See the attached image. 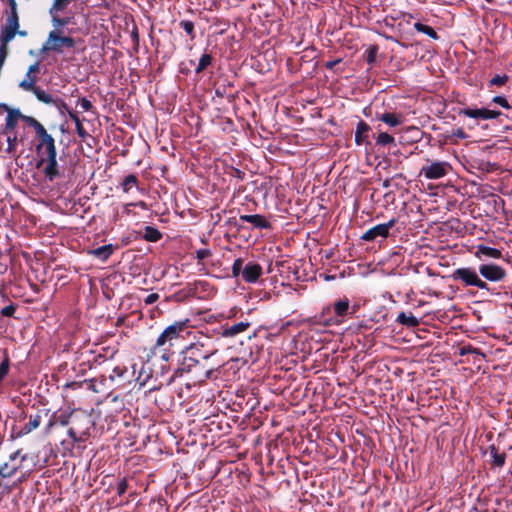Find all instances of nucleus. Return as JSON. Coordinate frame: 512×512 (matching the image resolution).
Returning a JSON list of instances; mask_svg holds the SVG:
<instances>
[{
    "label": "nucleus",
    "instance_id": "1",
    "mask_svg": "<svg viewBox=\"0 0 512 512\" xmlns=\"http://www.w3.org/2000/svg\"><path fill=\"white\" fill-rule=\"evenodd\" d=\"M217 354L218 349L209 337H203L185 346L178 355V366L169 378L168 384L172 383L176 377L182 376L183 373L191 372L194 368L198 370L199 381H206L221 366L219 361H215Z\"/></svg>",
    "mask_w": 512,
    "mask_h": 512
},
{
    "label": "nucleus",
    "instance_id": "2",
    "mask_svg": "<svg viewBox=\"0 0 512 512\" xmlns=\"http://www.w3.org/2000/svg\"><path fill=\"white\" fill-rule=\"evenodd\" d=\"M358 308V305H352L350 299L343 296L323 306L321 311L310 319V322L314 325H322L324 327L339 326L347 320L352 319Z\"/></svg>",
    "mask_w": 512,
    "mask_h": 512
},
{
    "label": "nucleus",
    "instance_id": "3",
    "mask_svg": "<svg viewBox=\"0 0 512 512\" xmlns=\"http://www.w3.org/2000/svg\"><path fill=\"white\" fill-rule=\"evenodd\" d=\"M35 146L38 156L36 168L42 169L46 179L53 181L59 176V165L57 161V149L55 139L49 133L39 137Z\"/></svg>",
    "mask_w": 512,
    "mask_h": 512
},
{
    "label": "nucleus",
    "instance_id": "4",
    "mask_svg": "<svg viewBox=\"0 0 512 512\" xmlns=\"http://www.w3.org/2000/svg\"><path fill=\"white\" fill-rule=\"evenodd\" d=\"M187 328V320L176 321L167 326L158 336L154 347L163 349L162 358L164 360L168 361L170 359L169 352L171 351V354H173L172 349L180 346L185 340L184 333H188Z\"/></svg>",
    "mask_w": 512,
    "mask_h": 512
},
{
    "label": "nucleus",
    "instance_id": "5",
    "mask_svg": "<svg viewBox=\"0 0 512 512\" xmlns=\"http://www.w3.org/2000/svg\"><path fill=\"white\" fill-rule=\"evenodd\" d=\"M128 369L124 365H118L113 368L112 372L108 375H101L97 379H91L89 381V388L94 392H101L104 388H111L115 386L117 388L123 387L128 381L127 379Z\"/></svg>",
    "mask_w": 512,
    "mask_h": 512
},
{
    "label": "nucleus",
    "instance_id": "6",
    "mask_svg": "<svg viewBox=\"0 0 512 512\" xmlns=\"http://www.w3.org/2000/svg\"><path fill=\"white\" fill-rule=\"evenodd\" d=\"M450 277L453 281L461 283L464 287L472 286L490 291L487 282L479 277V274L473 267H459L452 272Z\"/></svg>",
    "mask_w": 512,
    "mask_h": 512
},
{
    "label": "nucleus",
    "instance_id": "7",
    "mask_svg": "<svg viewBox=\"0 0 512 512\" xmlns=\"http://www.w3.org/2000/svg\"><path fill=\"white\" fill-rule=\"evenodd\" d=\"M74 47V38L61 35V31L52 30L49 32L39 52L41 54H48L49 52L61 54L63 53V48L72 49Z\"/></svg>",
    "mask_w": 512,
    "mask_h": 512
},
{
    "label": "nucleus",
    "instance_id": "8",
    "mask_svg": "<svg viewBox=\"0 0 512 512\" xmlns=\"http://www.w3.org/2000/svg\"><path fill=\"white\" fill-rule=\"evenodd\" d=\"M8 4L10 10L5 18L0 35L4 42H11L17 35L18 28H20L17 2L16 0H8Z\"/></svg>",
    "mask_w": 512,
    "mask_h": 512
},
{
    "label": "nucleus",
    "instance_id": "9",
    "mask_svg": "<svg viewBox=\"0 0 512 512\" xmlns=\"http://www.w3.org/2000/svg\"><path fill=\"white\" fill-rule=\"evenodd\" d=\"M244 223L250 224V229H271V222L264 216L260 214H243L240 215L239 218H229L228 224L235 227L237 231H240L245 228Z\"/></svg>",
    "mask_w": 512,
    "mask_h": 512
},
{
    "label": "nucleus",
    "instance_id": "10",
    "mask_svg": "<svg viewBox=\"0 0 512 512\" xmlns=\"http://www.w3.org/2000/svg\"><path fill=\"white\" fill-rule=\"evenodd\" d=\"M37 76L36 75H25V78L19 83V87L24 91L32 92L38 101L43 103L52 102V95L36 86Z\"/></svg>",
    "mask_w": 512,
    "mask_h": 512
},
{
    "label": "nucleus",
    "instance_id": "11",
    "mask_svg": "<svg viewBox=\"0 0 512 512\" xmlns=\"http://www.w3.org/2000/svg\"><path fill=\"white\" fill-rule=\"evenodd\" d=\"M451 169V165L445 161L430 162L429 165L423 166L419 175L429 180H436L446 176Z\"/></svg>",
    "mask_w": 512,
    "mask_h": 512
},
{
    "label": "nucleus",
    "instance_id": "12",
    "mask_svg": "<svg viewBox=\"0 0 512 512\" xmlns=\"http://www.w3.org/2000/svg\"><path fill=\"white\" fill-rule=\"evenodd\" d=\"M458 116H465L476 120H491L497 119L502 115L499 110H492L488 108H460L457 111Z\"/></svg>",
    "mask_w": 512,
    "mask_h": 512
},
{
    "label": "nucleus",
    "instance_id": "13",
    "mask_svg": "<svg viewBox=\"0 0 512 512\" xmlns=\"http://www.w3.org/2000/svg\"><path fill=\"white\" fill-rule=\"evenodd\" d=\"M396 223L397 220L392 218L387 223L375 225L365 231L360 239L367 242L374 241L378 237L386 239L389 236L390 229L393 228Z\"/></svg>",
    "mask_w": 512,
    "mask_h": 512
},
{
    "label": "nucleus",
    "instance_id": "14",
    "mask_svg": "<svg viewBox=\"0 0 512 512\" xmlns=\"http://www.w3.org/2000/svg\"><path fill=\"white\" fill-rule=\"evenodd\" d=\"M479 274L487 281L500 282L503 281L506 276V270L495 263H485L479 266Z\"/></svg>",
    "mask_w": 512,
    "mask_h": 512
},
{
    "label": "nucleus",
    "instance_id": "15",
    "mask_svg": "<svg viewBox=\"0 0 512 512\" xmlns=\"http://www.w3.org/2000/svg\"><path fill=\"white\" fill-rule=\"evenodd\" d=\"M262 275V267L260 264L250 261L243 269L242 279L247 283H255Z\"/></svg>",
    "mask_w": 512,
    "mask_h": 512
},
{
    "label": "nucleus",
    "instance_id": "16",
    "mask_svg": "<svg viewBox=\"0 0 512 512\" xmlns=\"http://www.w3.org/2000/svg\"><path fill=\"white\" fill-rule=\"evenodd\" d=\"M42 421V417L39 413L35 415L29 416V421L16 433H14V429L12 430L11 438H21L29 433H31L33 430L37 429Z\"/></svg>",
    "mask_w": 512,
    "mask_h": 512
},
{
    "label": "nucleus",
    "instance_id": "17",
    "mask_svg": "<svg viewBox=\"0 0 512 512\" xmlns=\"http://www.w3.org/2000/svg\"><path fill=\"white\" fill-rule=\"evenodd\" d=\"M0 108L7 112L5 130H14L17 126L18 120H21V111L19 109L10 108L7 104H0Z\"/></svg>",
    "mask_w": 512,
    "mask_h": 512
},
{
    "label": "nucleus",
    "instance_id": "18",
    "mask_svg": "<svg viewBox=\"0 0 512 512\" xmlns=\"http://www.w3.org/2000/svg\"><path fill=\"white\" fill-rule=\"evenodd\" d=\"M250 327V322L248 321H240L238 323H234L232 325L226 324V326L222 327L221 335L227 338H233L236 335L243 333Z\"/></svg>",
    "mask_w": 512,
    "mask_h": 512
},
{
    "label": "nucleus",
    "instance_id": "19",
    "mask_svg": "<svg viewBox=\"0 0 512 512\" xmlns=\"http://www.w3.org/2000/svg\"><path fill=\"white\" fill-rule=\"evenodd\" d=\"M475 256L479 259H482V257L500 259L502 258V252L497 248L479 244L476 247Z\"/></svg>",
    "mask_w": 512,
    "mask_h": 512
},
{
    "label": "nucleus",
    "instance_id": "20",
    "mask_svg": "<svg viewBox=\"0 0 512 512\" xmlns=\"http://www.w3.org/2000/svg\"><path fill=\"white\" fill-rule=\"evenodd\" d=\"M396 322L407 328H415L420 324V320L417 317H415L412 312L404 311H401L398 314Z\"/></svg>",
    "mask_w": 512,
    "mask_h": 512
},
{
    "label": "nucleus",
    "instance_id": "21",
    "mask_svg": "<svg viewBox=\"0 0 512 512\" xmlns=\"http://www.w3.org/2000/svg\"><path fill=\"white\" fill-rule=\"evenodd\" d=\"M114 251V246L112 244H106L95 249H91L88 251V254L105 262L109 259Z\"/></svg>",
    "mask_w": 512,
    "mask_h": 512
},
{
    "label": "nucleus",
    "instance_id": "22",
    "mask_svg": "<svg viewBox=\"0 0 512 512\" xmlns=\"http://www.w3.org/2000/svg\"><path fill=\"white\" fill-rule=\"evenodd\" d=\"M376 118L379 121H382L383 123L387 124L390 127H397L403 123V115L402 114H396V113H382L377 114Z\"/></svg>",
    "mask_w": 512,
    "mask_h": 512
},
{
    "label": "nucleus",
    "instance_id": "23",
    "mask_svg": "<svg viewBox=\"0 0 512 512\" xmlns=\"http://www.w3.org/2000/svg\"><path fill=\"white\" fill-rule=\"evenodd\" d=\"M370 129V126L365 121L360 120L358 122L355 132V143L357 145H362L367 142Z\"/></svg>",
    "mask_w": 512,
    "mask_h": 512
},
{
    "label": "nucleus",
    "instance_id": "24",
    "mask_svg": "<svg viewBox=\"0 0 512 512\" xmlns=\"http://www.w3.org/2000/svg\"><path fill=\"white\" fill-rule=\"evenodd\" d=\"M21 120L35 131L36 139L48 133L46 128L34 117L22 114Z\"/></svg>",
    "mask_w": 512,
    "mask_h": 512
},
{
    "label": "nucleus",
    "instance_id": "25",
    "mask_svg": "<svg viewBox=\"0 0 512 512\" xmlns=\"http://www.w3.org/2000/svg\"><path fill=\"white\" fill-rule=\"evenodd\" d=\"M489 453L493 459L492 466H495L498 468H501L504 466L505 461H506V453L505 452L499 453L498 449L495 445H490Z\"/></svg>",
    "mask_w": 512,
    "mask_h": 512
},
{
    "label": "nucleus",
    "instance_id": "26",
    "mask_svg": "<svg viewBox=\"0 0 512 512\" xmlns=\"http://www.w3.org/2000/svg\"><path fill=\"white\" fill-rule=\"evenodd\" d=\"M214 58L210 53H203L198 61V64L195 68L196 74L203 73L208 67L213 64Z\"/></svg>",
    "mask_w": 512,
    "mask_h": 512
},
{
    "label": "nucleus",
    "instance_id": "27",
    "mask_svg": "<svg viewBox=\"0 0 512 512\" xmlns=\"http://www.w3.org/2000/svg\"><path fill=\"white\" fill-rule=\"evenodd\" d=\"M162 238V233L155 227L145 226L143 239L148 242H157Z\"/></svg>",
    "mask_w": 512,
    "mask_h": 512
},
{
    "label": "nucleus",
    "instance_id": "28",
    "mask_svg": "<svg viewBox=\"0 0 512 512\" xmlns=\"http://www.w3.org/2000/svg\"><path fill=\"white\" fill-rule=\"evenodd\" d=\"M138 177L135 174H129L121 182V188L124 193H129L133 187H138Z\"/></svg>",
    "mask_w": 512,
    "mask_h": 512
},
{
    "label": "nucleus",
    "instance_id": "29",
    "mask_svg": "<svg viewBox=\"0 0 512 512\" xmlns=\"http://www.w3.org/2000/svg\"><path fill=\"white\" fill-rule=\"evenodd\" d=\"M51 23L54 30L60 31L61 28L72 23V17H60L59 14L51 15Z\"/></svg>",
    "mask_w": 512,
    "mask_h": 512
},
{
    "label": "nucleus",
    "instance_id": "30",
    "mask_svg": "<svg viewBox=\"0 0 512 512\" xmlns=\"http://www.w3.org/2000/svg\"><path fill=\"white\" fill-rule=\"evenodd\" d=\"M152 372L150 367L147 364H142L139 374L136 378V381L140 386H145L147 382L151 379Z\"/></svg>",
    "mask_w": 512,
    "mask_h": 512
},
{
    "label": "nucleus",
    "instance_id": "31",
    "mask_svg": "<svg viewBox=\"0 0 512 512\" xmlns=\"http://www.w3.org/2000/svg\"><path fill=\"white\" fill-rule=\"evenodd\" d=\"M69 117L75 123L76 132H77L78 136L81 139H85L86 137H88L89 134L87 133V131L83 127L82 121L80 120L78 114L76 112H69Z\"/></svg>",
    "mask_w": 512,
    "mask_h": 512
},
{
    "label": "nucleus",
    "instance_id": "32",
    "mask_svg": "<svg viewBox=\"0 0 512 512\" xmlns=\"http://www.w3.org/2000/svg\"><path fill=\"white\" fill-rule=\"evenodd\" d=\"M414 29L420 33L428 35L430 38L434 40H437L439 38L437 32L432 27L425 25L421 22H416L414 24Z\"/></svg>",
    "mask_w": 512,
    "mask_h": 512
},
{
    "label": "nucleus",
    "instance_id": "33",
    "mask_svg": "<svg viewBox=\"0 0 512 512\" xmlns=\"http://www.w3.org/2000/svg\"><path fill=\"white\" fill-rule=\"evenodd\" d=\"M392 144L395 145V139L392 135L388 134L387 132H380L376 137V145L378 146L384 147Z\"/></svg>",
    "mask_w": 512,
    "mask_h": 512
},
{
    "label": "nucleus",
    "instance_id": "34",
    "mask_svg": "<svg viewBox=\"0 0 512 512\" xmlns=\"http://www.w3.org/2000/svg\"><path fill=\"white\" fill-rule=\"evenodd\" d=\"M70 2V0H53V4L49 9L50 15H53L55 13L59 14V12H62L67 8Z\"/></svg>",
    "mask_w": 512,
    "mask_h": 512
},
{
    "label": "nucleus",
    "instance_id": "35",
    "mask_svg": "<svg viewBox=\"0 0 512 512\" xmlns=\"http://www.w3.org/2000/svg\"><path fill=\"white\" fill-rule=\"evenodd\" d=\"M209 286V284L206 281H195L193 284H189L187 286V294L195 296L198 293V289L201 288V290L205 291L206 288Z\"/></svg>",
    "mask_w": 512,
    "mask_h": 512
},
{
    "label": "nucleus",
    "instance_id": "36",
    "mask_svg": "<svg viewBox=\"0 0 512 512\" xmlns=\"http://www.w3.org/2000/svg\"><path fill=\"white\" fill-rule=\"evenodd\" d=\"M179 26L188 34L191 40L195 39L194 23L191 20H181Z\"/></svg>",
    "mask_w": 512,
    "mask_h": 512
},
{
    "label": "nucleus",
    "instance_id": "37",
    "mask_svg": "<svg viewBox=\"0 0 512 512\" xmlns=\"http://www.w3.org/2000/svg\"><path fill=\"white\" fill-rule=\"evenodd\" d=\"M378 53V46L371 45L364 53L365 60L368 64L372 65L376 61V56Z\"/></svg>",
    "mask_w": 512,
    "mask_h": 512
},
{
    "label": "nucleus",
    "instance_id": "38",
    "mask_svg": "<svg viewBox=\"0 0 512 512\" xmlns=\"http://www.w3.org/2000/svg\"><path fill=\"white\" fill-rule=\"evenodd\" d=\"M48 105H54L55 107H57V109L63 113V112H66L68 115H69V112H74L73 110H71L68 105L60 98H57V99H54L52 97V102L50 103H47Z\"/></svg>",
    "mask_w": 512,
    "mask_h": 512
},
{
    "label": "nucleus",
    "instance_id": "39",
    "mask_svg": "<svg viewBox=\"0 0 512 512\" xmlns=\"http://www.w3.org/2000/svg\"><path fill=\"white\" fill-rule=\"evenodd\" d=\"M10 369V359L6 354L2 362L0 363V383L8 375Z\"/></svg>",
    "mask_w": 512,
    "mask_h": 512
},
{
    "label": "nucleus",
    "instance_id": "40",
    "mask_svg": "<svg viewBox=\"0 0 512 512\" xmlns=\"http://www.w3.org/2000/svg\"><path fill=\"white\" fill-rule=\"evenodd\" d=\"M243 259L242 258H237L235 259L233 265H232V276L233 277H239L240 275L242 276V272H243Z\"/></svg>",
    "mask_w": 512,
    "mask_h": 512
},
{
    "label": "nucleus",
    "instance_id": "41",
    "mask_svg": "<svg viewBox=\"0 0 512 512\" xmlns=\"http://www.w3.org/2000/svg\"><path fill=\"white\" fill-rule=\"evenodd\" d=\"M509 77L507 75H495L489 80V86H503L507 83Z\"/></svg>",
    "mask_w": 512,
    "mask_h": 512
},
{
    "label": "nucleus",
    "instance_id": "42",
    "mask_svg": "<svg viewBox=\"0 0 512 512\" xmlns=\"http://www.w3.org/2000/svg\"><path fill=\"white\" fill-rule=\"evenodd\" d=\"M10 42H4L3 39L0 38V65H4L5 60L8 55V44Z\"/></svg>",
    "mask_w": 512,
    "mask_h": 512
},
{
    "label": "nucleus",
    "instance_id": "43",
    "mask_svg": "<svg viewBox=\"0 0 512 512\" xmlns=\"http://www.w3.org/2000/svg\"><path fill=\"white\" fill-rule=\"evenodd\" d=\"M460 355H466V354H477L482 357H484V354L480 352L478 348L473 347L472 345H466L460 348Z\"/></svg>",
    "mask_w": 512,
    "mask_h": 512
},
{
    "label": "nucleus",
    "instance_id": "44",
    "mask_svg": "<svg viewBox=\"0 0 512 512\" xmlns=\"http://www.w3.org/2000/svg\"><path fill=\"white\" fill-rule=\"evenodd\" d=\"M17 306L15 304H10L1 309V315L3 317H12L16 311Z\"/></svg>",
    "mask_w": 512,
    "mask_h": 512
},
{
    "label": "nucleus",
    "instance_id": "45",
    "mask_svg": "<svg viewBox=\"0 0 512 512\" xmlns=\"http://www.w3.org/2000/svg\"><path fill=\"white\" fill-rule=\"evenodd\" d=\"M492 103L498 104V105H500L501 107H503L505 109H510L511 108L509 102L503 96H494L492 98Z\"/></svg>",
    "mask_w": 512,
    "mask_h": 512
},
{
    "label": "nucleus",
    "instance_id": "46",
    "mask_svg": "<svg viewBox=\"0 0 512 512\" xmlns=\"http://www.w3.org/2000/svg\"><path fill=\"white\" fill-rule=\"evenodd\" d=\"M127 488H128V482H127V479L126 478H122L119 482H118V485H117V494L119 496H122L123 494H125V492L127 491Z\"/></svg>",
    "mask_w": 512,
    "mask_h": 512
},
{
    "label": "nucleus",
    "instance_id": "47",
    "mask_svg": "<svg viewBox=\"0 0 512 512\" xmlns=\"http://www.w3.org/2000/svg\"><path fill=\"white\" fill-rule=\"evenodd\" d=\"M78 104L81 106L83 111H91L93 109V105L90 100L85 97H82L78 100Z\"/></svg>",
    "mask_w": 512,
    "mask_h": 512
},
{
    "label": "nucleus",
    "instance_id": "48",
    "mask_svg": "<svg viewBox=\"0 0 512 512\" xmlns=\"http://www.w3.org/2000/svg\"><path fill=\"white\" fill-rule=\"evenodd\" d=\"M212 255L209 249H199L196 251V258L198 261H202Z\"/></svg>",
    "mask_w": 512,
    "mask_h": 512
},
{
    "label": "nucleus",
    "instance_id": "49",
    "mask_svg": "<svg viewBox=\"0 0 512 512\" xmlns=\"http://www.w3.org/2000/svg\"><path fill=\"white\" fill-rule=\"evenodd\" d=\"M7 468V464H5L1 469H0V477H3V478H7V477H11L12 475H14L17 471V467H13L12 469H10L9 472H5V469Z\"/></svg>",
    "mask_w": 512,
    "mask_h": 512
},
{
    "label": "nucleus",
    "instance_id": "50",
    "mask_svg": "<svg viewBox=\"0 0 512 512\" xmlns=\"http://www.w3.org/2000/svg\"><path fill=\"white\" fill-rule=\"evenodd\" d=\"M115 353H116L115 351H112L109 358H112L115 355ZM107 359H108V357L106 355L98 354L94 357V362L100 365V364L104 363Z\"/></svg>",
    "mask_w": 512,
    "mask_h": 512
},
{
    "label": "nucleus",
    "instance_id": "51",
    "mask_svg": "<svg viewBox=\"0 0 512 512\" xmlns=\"http://www.w3.org/2000/svg\"><path fill=\"white\" fill-rule=\"evenodd\" d=\"M407 132H410L412 133V139L413 141H418L420 139V135H421V130L417 127H410Z\"/></svg>",
    "mask_w": 512,
    "mask_h": 512
},
{
    "label": "nucleus",
    "instance_id": "52",
    "mask_svg": "<svg viewBox=\"0 0 512 512\" xmlns=\"http://www.w3.org/2000/svg\"><path fill=\"white\" fill-rule=\"evenodd\" d=\"M158 299H159V295L157 293H151L146 296V298L144 299V302L147 305H151V304L155 303Z\"/></svg>",
    "mask_w": 512,
    "mask_h": 512
},
{
    "label": "nucleus",
    "instance_id": "53",
    "mask_svg": "<svg viewBox=\"0 0 512 512\" xmlns=\"http://www.w3.org/2000/svg\"><path fill=\"white\" fill-rule=\"evenodd\" d=\"M39 71H40V64L38 62H36L29 66L26 74L27 75H35V74L39 73Z\"/></svg>",
    "mask_w": 512,
    "mask_h": 512
},
{
    "label": "nucleus",
    "instance_id": "54",
    "mask_svg": "<svg viewBox=\"0 0 512 512\" xmlns=\"http://www.w3.org/2000/svg\"><path fill=\"white\" fill-rule=\"evenodd\" d=\"M231 176L242 180L245 176V173L239 169L233 168L232 172H231Z\"/></svg>",
    "mask_w": 512,
    "mask_h": 512
},
{
    "label": "nucleus",
    "instance_id": "55",
    "mask_svg": "<svg viewBox=\"0 0 512 512\" xmlns=\"http://www.w3.org/2000/svg\"><path fill=\"white\" fill-rule=\"evenodd\" d=\"M341 62V59H335L333 61H328L325 63V67L329 70L333 69L337 64Z\"/></svg>",
    "mask_w": 512,
    "mask_h": 512
},
{
    "label": "nucleus",
    "instance_id": "56",
    "mask_svg": "<svg viewBox=\"0 0 512 512\" xmlns=\"http://www.w3.org/2000/svg\"><path fill=\"white\" fill-rule=\"evenodd\" d=\"M455 136H457L458 138L460 139H465L467 137V134L462 130V129H458L455 133H454Z\"/></svg>",
    "mask_w": 512,
    "mask_h": 512
},
{
    "label": "nucleus",
    "instance_id": "57",
    "mask_svg": "<svg viewBox=\"0 0 512 512\" xmlns=\"http://www.w3.org/2000/svg\"><path fill=\"white\" fill-rule=\"evenodd\" d=\"M131 37H132L133 41H134L136 44H138V42H139V35H138V30H137V28H135V29L132 31V33H131Z\"/></svg>",
    "mask_w": 512,
    "mask_h": 512
},
{
    "label": "nucleus",
    "instance_id": "58",
    "mask_svg": "<svg viewBox=\"0 0 512 512\" xmlns=\"http://www.w3.org/2000/svg\"><path fill=\"white\" fill-rule=\"evenodd\" d=\"M131 205L141 207L142 209H146L147 208V205H146V203L144 201H138L136 203H130L127 206H131Z\"/></svg>",
    "mask_w": 512,
    "mask_h": 512
},
{
    "label": "nucleus",
    "instance_id": "59",
    "mask_svg": "<svg viewBox=\"0 0 512 512\" xmlns=\"http://www.w3.org/2000/svg\"><path fill=\"white\" fill-rule=\"evenodd\" d=\"M68 435L73 439V440H77V436H76V432L73 428H70L68 430Z\"/></svg>",
    "mask_w": 512,
    "mask_h": 512
},
{
    "label": "nucleus",
    "instance_id": "60",
    "mask_svg": "<svg viewBox=\"0 0 512 512\" xmlns=\"http://www.w3.org/2000/svg\"><path fill=\"white\" fill-rule=\"evenodd\" d=\"M20 454V450L15 451L10 455V460H15Z\"/></svg>",
    "mask_w": 512,
    "mask_h": 512
},
{
    "label": "nucleus",
    "instance_id": "61",
    "mask_svg": "<svg viewBox=\"0 0 512 512\" xmlns=\"http://www.w3.org/2000/svg\"><path fill=\"white\" fill-rule=\"evenodd\" d=\"M27 34H28V33H27V31H25V30H20V29L18 28L17 35H19V36H21V37H26V36H27Z\"/></svg>",
    "mask_w": 512,
    "mask_h": 512
},
{
    "label": "nucleus",
    "instance_id": "62",
    "mask_svg": "<svg viewBox=\"0 0 512 512\" xmlns=\"http://www.w3.org/2000/svg\"><path fill=\"white\" fill-rule=\"evenodd\" d=\"M159 389H160V385H153V386L149 387L148 392L151 393V392H153L155 390H159Z\"/></svg>",
    "mask_w": 512,
    "mask_h": 512
},
{
    "label": "nucleus",
    "instance_id": "63",
    "mask_svg": "<svg viewBox=\"0 0 512 512\" xmlns=\"http://www.w3.org/2000/svg\"><path fill=\"white\" fill-rule=\"evenodd\" d=\"M59 422L62 424V425H67L68 424V420L66 417H62L60 416L59 418Z\"/></svg>",
    "mask_w": 512,
    "mask_h": 512
},
{
    "label": "nucleus",
    "instance_id": "64",
    "mask_svg": "<svg viewBox=\"0 0 512 512\" xmlns=\"http://www.w3.org/2000/svg\"><path fill=\"white\" fill-rule=\"evenodd\" d=\"M15 142H16V138H14L13 140L8 138L9 149H11L15 145Z\"/></svg>",
    "mask_w": 512,
    "mask_h": 512
}]
</instances>
